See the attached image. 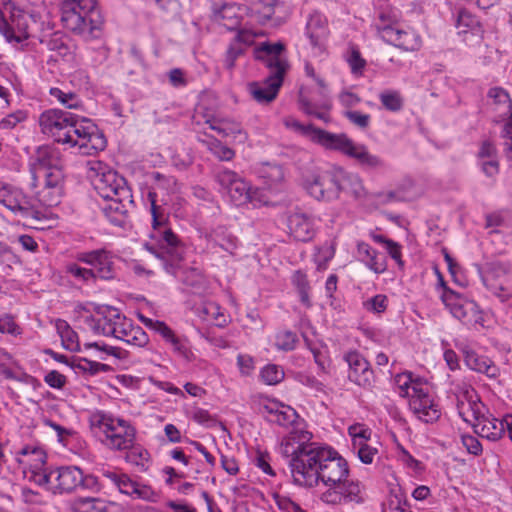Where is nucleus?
Instances as JSON below:
<instances>
[{
  "label": "nucleus",
  "instance_id": "1",
  "mask_svg": "<svg viewBox=\"0 0 512 512\" xmlns=\"http://www.w3.org/2000/svg\"><path fill=\"white\" fill-rule=\"evenodd\" d=\"M313 433L300 426L294 432L284 435L278 446L279 453L289 460V468L295 484L315 487L322 464L332 455V447L313 442Z\"/></svg>",
  "mask_w": 512,
  "mask_h": 512
},
{
  "label": "nucleus",
  "instance_id": "2",
  "mask_svg": "<svg viewBox=\"0 0 512 512\" xmlns=\"http://www.w3.org/2000/svg\"><path fill=\"white\" fill-rule=\"evenodd\" d=\"M148 200L150 201L149 211L152 219V229L149 234L151 242L145 243L144 247L159 259L167 273L192 288L200 289L205 279L199 270L195 268L186 270L180 263L169 264L165 260V254H172L178 248L180 241L169 228L168 214L160 205H157V193L149 192Z\"/></svg>",
  "mask_w": 512,
  "mask_h": 512
},
{
  "label": "nucleus",
  "instance_id": "3",
  "mask_svg": "<svg viewBox=\"0 0 512 512\" xmlns=\"http://www.w3.org/2000/svg\"><path fill=\"white\" fill-rule=\"evenodd\" d=\"M283 124L296 135L325 149L340 152L364 167L379 168L383 166V161L377 155L371 154L365 145L355 143L345 134H335L311 124H303L292 116L285 117Z\"/></svg>",
  "mask_w": 512,
  "mask_h": 512
},
{
  "label": "nucleus",
  "instance_id": "4",
  "mask_svg": "<svg viewBox=\"0 0 512 512\" xmlns=\"http://www.w3.org/2000/svg\"><path fill=\"white\" fill-rule=\"evenodd\" d=\"M85 323L95 334L114 337L132 346L144 347L149 343L147 333L140 326L109 305L95 306Z\"/></svg>",
  "mask_w": 512,
  "mask_h": 512
},
{
  "label": "nucleus",
  "instance_id": "5",
  "mask_svg": "<svg viewBox=\"0 0 512 512\" xmlns=\"http://www.w3.org/2000/svg\"><path fill=\"white\" fill-rule=\"evenodd\" d=\"M31 173L33 185H43L36 193L38 201L46 207L58 205L63 194L64 179L58 152L48 146L39 148Z\"/></svg>",
  "mask_w": 512,
  "mask_h": 512
},
{
  "label": "nucleus",
  "instance_id": "6",
  "mask_svg": "<svg viewBox=\"0 0 512 512\" xmlns=\"http://www.w3.org/2000/svg\"><path fill=\"white\" fill-rule=\"evenodd\" d=\"M283 50L284 46L281 43H263L257 50L258 57L265 54L266 66L270 70V75L264 81L248 85L249 93L260 104L272 102L283 84L284 75L289 68L286 58L282 55Z\"/></svg>",
  "mask_w": 512,
  "mask_h": 512
},
{
  "label": "nucleus",
  "instance_id": "7",
  "mask_svg": "<svg viewBox=\"0 0 512 512\" xmlns=\"http://www.w3.org/2000/svg\"><path fill=\"white\" fill-rule=\"evenodd\" d=\"M92 433L111 450H126L136 438L134 426L127 420L103 411H94L89 416Z\"/></svg>",
  "mask_w": 512,
  "mask_h": 512
},
{
  "label": "nucleus",
  "instance_id": "8",
  "mask_svg": "<svg viewBox=\"0 0 512 512\" xmlns=\"http://www.w3.org/2000/svg\"><path fill=\"white\" fill-rule=\"evenodd\" d=\"M216 180L224 197L236 207L260 208L271 202L264 189L252 186L233 170H219Z\"/></svg>",
  "mask_w": 512,
  "mask_h": 512
},
{
  "label": "nucleus",
  "instance_id": "9",
  "mask_svg": "<svg viewBox=\"0 0 512 512\" xmlns=\"http://www.w3.org/2000/svg\"><path fill=\"white\" fill-rule=\"evenodd\" d=\"M60 13L64 27L73 33L96 37L101 30L97 0H61Z\"/></svg>",
  "mask_w": 512,
  "mask_h": 512
},
{
  "label": "nucleus",
  "instance_id": "10",
  "mask_svg": "<svg viewBox=\"0 0 512 512\" xmlns=\"http://www.w3.org/2000/svg\"><path fill=\"white\" fill-rule=\"evenodd\" d=\"M401 13L397 9H386L379 13L374 26L385 42L404 51H417L422 46L421 36L411 28H403L399 21Z\"/></svg>",
  "mask_w": 512,
  "mask_h": 512
},
{
  "label": "nucleus",
  "instance_id": "11",
  "mask_svg": "<svg viewBox=\"0 0 512 512\" xmlns=\"http://www.w3.org/2000/svg\"><path fill=\"white\" fill-rule=\"evenodd\" d=\"M72 122L63 145L82 155H93L106 148V137L93 120L75 114Z\"/></svg>",
  "mask_w": 512,
  "mask_h": 512
},
{
  "label": "nucleus",
  "instance_id": "12",
  "mask_svg": "<svg viewBox=\"0 0 512 512\" xmlns=\"http://www.w3.org/2000/svg\"><path fill=\"white\" fill-rule=\"evenodd\" d=\"M88 177L101 198L130 197L125 180L105 163L91 160L87 163Z\"/></svg>",
  "mask_w": 512,
  "mask_h": 512
},
{
  "label": "nucleus",
  "instance_id": "13",
  "mask_svg": "<svg viewBox=\"0 0 512 512\" xmlns=\"http://www.w3.org/2000/svg\"><path fill=\"white\" fill-rule=\"evenodd\" d=\"M13 455L26 479L39 486L48 483L47 453L39 443L25 444L15 449Z\"/></svg>",
  "mask_w": 512,
  "mask_h": 512
},
{
  "label": "nucleus",
  "instance_id": "14",
  "mask_svg": "<svg viewBox=\"0 0 512 512\" xmlns=\"http://www.w3.org/2000/svg\"><path fill=\"white\" fill-rule=\"evenodd\" d=\"M440 279L442 287L440 298L451 315L465 325L483 327L484 314L478 304L474 300L447 288L441 277Z\"/></svg>",
  "mask_w": 512,
  "mask_h": 512
},
{
  "label": "nucleus",
  "instance_id": "15",
  "mask_svg": "<svg viewBox=\"0 0 512 512\" xmlns=\"http://www.w3.org/2000/svg\"><path fill=\"white\" fill-rule=\"evenodd\" d=\"M366 499L365 486L359 480L349 478L335 482L320 494V500L330 506L362 504Z\"/></svg>",
  "mask_w": 512,
  "mask_h": 512
},
{
  "label": "nucleus",
  "instance_id": "16",
  "mask_svg": "<svg viewBox=\"0 0 512 512\" xmlns=\"http://www.w3.org/2000/svg\"><path fill=\"white\" fill-rule=\"evenodd\" d=\"M193 118L196 124L201 122L208 124L210 129L224 138H230L232 143L243 144L248 139V134L243 130L240 123L215 116L212 111L205 107L203 100L197 105Z\"/></svg>",
  "mask_w": 512,
  "mask_h": 512
},
{
  "label": "nucleus",
  "instance_id": "17",
  "mask_svg": "<svg viewBox=\"0 0 512 512\" xmlns=\"http://www.w3.org/2000/svg\"><path fill=\"white\" fill-rule=\"evenodd\" d=\"M303 187L311 197L318 201L336 200V166L327 170L312 171L305 176Z\"/></svg>",
  "mask_w": 512,
  "mask_h": 512
},
{
  "label": "nucleus",
  "instance_id": "18",
  "mask_svg": "<svg viewBox=\"0 0 512 512\" xmlns=\"http://www.w3.org/2000/svg\"><path fill=\"white\" fill-rule=\"evenodd\" d=\"M259 409L268 420L283 427H291L289 432H294L300 426L308 428L305 420L299 416L293 407L276 398H262L259 402Z\"/></svg>",
  "mask_w": 512,
  "mask_h": 512
},
{
  "label": "nucleus",
  "instance_id": "19",
  "mask_svg": "<svg viewBox=\"0 0 512 512\" xmlns=\"http://www.w3.org/2000/svg\"><path fill=\"white\" fill-rule=\"evenodd\" d=\"M486 288L501 301L512 298V267L509 263L493 262L482 274Z\"/></svg>",
  "mask_w": 512,
  "mask_h": 512
},
{
  "label": "nucleus",
  "instance_id": "20",
  "mask_svg": "<svg viewBox=\"0 0 512 512\" xmlns=\"http://www.w3.org/2000/svg\"><path fill=\"white\" fill-rule=\"evenodd\" d=\"M74 116L73 113L50 108L39 115L38 124L43 134L53 138L57 143L63 144Z\"/></svg>",
  "mask_w": 512,
  "mask_h": 512
},
{
  "label": "nucleus",
  "instance_id": "21",
  "mask_svg": "<svg viewBox=\"0 0 512 512\" xmlns=\"http://www.w3.org/2000/svg\"><path fill=\"white\" fill-rule=\"evenodd\" d=\"M0 205L21 217L35 213L33 200L19 187L0 180Z\"/></svg>",
  "mask_w": 512,
  "mask_h": 512
},
{
  "label": "nucleus",
  "instance_id": "22",
  "mask_svg": "<svg viewBox=\"0 0 512 512\" xmlns=\"http://www.w3.org/2000/svg\"><path fill=\"white\" fill-rule=\"evenodd\" d=\"M139 320L147 328L159 334L166 344L170 345L172 351L176 355L186 361L195 360V355L191 350L188 340L176 335V333L165 322L154 320L143 315H139Z\"/></svg>",
  "mask_w": 512,
  "mask_h": 512
},
{
  "label": "nucleus",
  "instance_id": "23",
  "mask_svg": "<svg viewBox=\"0 0 512 512\" xmlns=\"http://www.w3.org/2000/svg\"><path fill=\"white\" fill-rule=\"evenodd\" d=\"M451 391L456 397L458 414L466 423L471 422V416L478 415L480 410H484V404L476 390L466 381L452 383Z\"/></svg>",
  "mask_w": 512,
  "mask_h": 512
},
{
  "label": "nucleus",
  "instance_id": "24",
  "mask_svg": "<svg viewBox=\"0 0 512 512\" xmlns=\"http://www.w3.org/2000/svg\"><path fill=\"white\" fill-rule=\"evenodd\" d=\"M4 10L9 14L8 21L15 33L16 44L28 38V27L32 15L29 0H2Z\"/></svg>",
  "mask_w": 512,
  "mask_h": 512
},
{
  "label": "nucleus",
  "instance_id": "25",
  "mask_svg": "<svg viewBox=\"0 0 512 512\" xmlns=\"http://www.w3.org/2000/svg\"><path fill=\"white\" fill-rule=\"evenodd\" d=\"M48 483L42 485L53 493L71 492L77 489L83 480V472L76 466H62L47 474Z\"/></svg>",
  "mask_w": 512,
  "mask_h": 512
},
{
  "label": "nucleus",
  "instance_id": "26",
  "mask_svg": "<svg viewBox=\"0 0 512 512\" xmlns=\"http://www.w3.org/2000/svg\"><path fill=\"white\" fill-rule=\"evenodd\" d=\"M76 260L90 266L95 279L109 280L114 277L113 255L105 249L78 252Z\"/></svg>",
  "mask_w": 512,
  "mask_h": 512
},
{
  "label": "nucleus",
  "instance_id": "27",
  "mask_svg": "<svg viewBox=\"0 0 512 512\" xmlns=\"http://www.w3.org/2000/svg\"><path fill=\"white\" fill-rule=\"evenodd\" d=\"M416 394L408 401L412 413L421 421L432 423L439 419L441 411L438 403L430 393L428 384L425 388H418Z\"/></svg>",
  "mask_w": 512,
  "mask_h": 512
},
{
  "label": "nucleus",
  "instance_id": "28",
  "mask_svg": "<svg viewBox=\"0 0 512 512\" xmlns=\"http://www.w3.org/2000/svg\"><path fill=\"white\" fill-rule=\"evenodd\" d=\"M332 455L322 464L318 476V483L321 482L325 488L341 479L349 477L350 469L347 460L332 447Z\"/></svg>",
  "mask_w": 512,
  "mask_h": 512
},
{
  "label": "nucleus",
  "instance_id": "29",
  "mask_svg": "<svg viewBox=\"0 0 512 512\" xmlns=\"http://www.w3.org/2000/svg\"><path fill=\"white\" fill-rule=\"evenodd\" d=\"M319 218L304 212H294L288 218V229L297 241L307 242L316 234Z\"/></svg>",
  "mask_w": 512,
  "mask_h": 512
},
{
  "label": "nucleus",
  "instance_id": "30",
  "mask_svg": "<svg viewBox=\"0 0 512 512\" xmlns=\"http://www.w3.org/2000/svg\"><path fill=\"white\" fill-rule=\"evenodd\" d=\"M469 424L476 434L490 441H497L504 435L502 419L495 418L485 407L478 415L471 416Z\"/></svg>",
  "mask_w": 512,
  "mask_h": 512
},
{
  "label": "nucleus",
  "instance_id": "31",
  "mask_svg": "<svg viewBox=\"0 0 512 512\" xmlns=\"http://www.w3.org/2000/svg\"><path fill=\"white\" fill-rule=\"evenodd\" d=\"M337 199L341 193H346L354 199L360 200L366 197L367 190L362 178L353 172H348L340 166H336Z\"/></svg>",
  "mask_w": 512,
  "mask_h": 512
},
{
  "label": "nucleus",
  "instance_id": "32",
  "mask_svg": "<svg viewBox=\"0 0 512 512\" xmlns=\"http://www.w3.org/2000/svg\"><path fill=\"white\" fill-rule=\"evenodd\" d=\"M345 360L349 366V379L359 386H370L373 371L368 361L357 351L348 352Z\"/></svg>",
  "mask_w": 512,
  "mask_h": 512
},
{
  "label": "nucleus",
  "instance_id": "33",
  "mask_svg": "<svg viewBox=\"0 0 512 512\" xmlns=\"http://www.w3.org/2000/svg\"><path fill=\"white\" fill-rule=\"evenodd\" d=\"M194 314L203 322L217 327H225L230 322V316L216 302L204 301L194 308Z\"/></svg>",
  "mask_w": 512,
  "mask_h": 512
},
{
  "label": "nucleus",
  "instance_id": "34",
  "mask_svg": "<svg viewBox=\"0 0 512 512\" xmlns=\"http://www.w3.org/2000/svg\"><path fill=\"white\" fill-rule=\"evenodd\" d=\"M465 365L473 371L483 373L489 378H496L499 375V369L486 356L478 354L470 348L462 349Z\"/></svg>",
  "mask_w": 512,
  "mask_h": 512
},
{
  "label": "nucleus",
  "instance_id": "35",
  "mask_svg": "<svg viewBox=\"0 0 512 512\" xmlns=\"http://www.w3.org/2000/svg\"><path fill=\"white\" fill-rule=\"evenodd\" d=\"M72 508L74 512H122L119 504L99 497H79Z\"/></svg>",
  "mask_w": 512,
  "mask_h": 512
},
{
  "label": "nucleus",
  "instance_id": "36",
  "mask_svg": "<svg viewBox=\"0 0 512 512\" xmlns=\"http://www.w3.org/2000/svg\"><path fill=\"white\" fill-rule=\"evenodd\" d=\"M420 194L419 188L411 178H405L401 181L395 190L387 193H379L377 198L381 203H390L394 201H406L416 198Z\"/></svg>",
  "mask_w": 512,
  "mask_h": 512
},
{
  "label": "nucleus",
  "instance_id": "37",
  "mask_svg": "<svg viewBox=\"0 0 512 512\" xmlns=\"http://www.w3.org/2000/svg\"><path fill=\"white\" fill-rule=\"evenodd\" d=\"M83 352H90L91 356L101 361H108L111 358L115 360H124L127 358V352L124 349L108 345L103 341L84 342Z\"/></svg>",
  "mask_w": 512,
  "mask_h": 512
},
{
  "label": "nucleus",
  "instance_id": "38",
  "mask_svg": "<svg viewBox=\"0 0 512 512\" xmlns=\"http://www.w3.org/2000/svg\"><path fill=\"white\" fill-rule=\"evenodd\" d=\"M326 18L320 13L310 15L306 25V35L313 47L321 49L327 37Z\"/></svg>",
  "mask_w": 512,
  "mask_h": 512
},
{
  "label": "nucleus",
  "instance_id": "39",
  "mask_svg": "<svg viewBox=\"0 0 512 512\" xmlns=\"http://www.w3.org/2000/svg\"><path fill=\"white\" fill-rule=\"evenodd\" d=\"M394 390L395 392L401 396L411 399L418 390V388H425L427 383L423 381L421 378L414 376L411 372H403L395 375L394 380Z\"/></svg>",
  "mask_w": 512,
  "mask_h": 512
},
{
  "label": "nucleus",
  "instance_id": "40",
  "mask_svg": "<svg viewBox=\"0 0 512 512\" xmlns=\"http://www.w3.org/2000/svg\"><path fill=\"white\" fill-rule=\"evenodd\" d=\"M255 173L270 191L276 190L277 185L284 180L283 168L277 164L260 163L255 167Z\"/></svg>",
  "mask_w": 512,
  "mask_h": 512
},
{
  "label": "nucleus",
  "instance_id": "41",
  "mask_svg": "<svg viewBox=\"0 0 512 512\" xmlns=\"http://www.w3.org/2000/svg\"><path fill=\"white\" fill-rule=\"evenodd\" d=\"M278 7V0H253L245 8L258 23L265 24L273 18Z\"/></svg>",
  "mask_w": 512,
  "mask_h": 512
},
{
  "label": "nucleus",
  "instance_id": "42",
  "mask_svg": "<svg viewBox=\"0 0 512 512\" xmlns=\"http://www.w3.org/2000/svg\"><path fill=\"white\" fill-rule=\"evenodd\" d=\"M130 197H115L112 199H104L105 204L102 211L108 221L116 226H121L125 220L126 206L125 201Z\"/></svg>",
  "mask_w": 512,
  "mask_h": 512
},
{
  "label": "nucleus",
  "instance_id": "43",
  "mask_svg": "<svg viewBox=\"0 0 512 512\" xmlns=\"http://www.w3.org/2000/svg\"><path fill=\"white\" fill-rule=\"evenodd\" d=\"M457 28L460 34L471 33L472 36L477 38V41L482 39L483 28L480 21L476 16L465 9L459 11Z\"/></svg>",
  "mask_w": 512,
  "mask_h": 512
},
{
  "label": "nucleus",
  "instance_id": "44",
  "mask_svg": "<svg viewBox=\"0 0 512 512\" xmlns=\"http://www.w3.org/2000/svg\"><path fill=\"white\" fill-rule=\"evenodd\" d=\"M56 329L65 349L73 352H83V343L79 342L77 333L65 320H57Z\"/></svg>",
  "mask_w": 512,
  "mask_h": 512
},
{
  "label": "nucleus",
  "instance_id": "45",
  "mask_svg": "<svg viewBox=\"0 0 512 512\" xmlns=\"http://www.w3.org/2000/svg\"><path fill=\"white\" fill-rule=\"evenodd\" d=\"M199 141L220 161H231L235 157L233 149L213 136L204 135L199 137Z\"/></svg>",
  "mask_w": 512,
  "mask_h": 512
},
{
  "label": "nucleus",
  "instance_id": "46",
  "mask_svg": "<svg viewBox=\"0 0 512 512\" xmlns=\"http://www.w3.org/2000/svg\"><path fill=\"white\" fill-rule=\"evenodd\" d=\"M396 458L411 476L420 478L424 474L425 465L414 458L402 445H397Z\"/></svg>",
  "mask_w": 512,
  "mask_h": 512
},
{
  "label": "nucleus",
  "instance_id": "47",
  "mask_svg": "<svg viewBox=\"0 0 512 512\" xmlns=\"http://www.w3.org/2000/svg\"><path fill=\"white\" fill-rule=\"evenodd\" d=\"M297 342V335L290 330H279L269 338V344L281 352L294 350Z\"/></svg>",
  "mask_w": 512,
  "mask_h": 512
},
{
  "label": "nucleus",
  "instance_id": "48",
  "mask_svg": "<svg viewBox=\"0 0 512 512\" xmlns=\"http://www.w3.org/2000/svg\"><path fill=\"white\" fill-rule=\"evenodd\" d=\"M240 5L226 4L215 14L216 20L228 30L237 29L240 25L238 12Z\"/></svg>",
  "mask_w": 512,
  "mask_h": 512
},
{
  "label": "nucleus",
  "instance_id": "49",
  "mask_svg": "<svg viewBox=\"0 0 512 512\" xmlns=\"http://www.w3.org/2000/svg\"><path fill=\"white\" fill-rule=\"evenodd\" d=\"M51 97L56 99L62 106L68 109H81L83 102L78 94L72 91H64L58 87H51L49 90Z\"/></svg>",
  "mask_w": 512,
  "mask_h": 512
},
{
  "label": "nucleus",
  "instance_id": "50",
  "mask_svg": "<svg viewBox=\"0 0 512 512\" xmlns=\"http://www.w3.org/2000/svg\"><path fill=\"white\" fill-rule=\"evenodd\" d=\"M103 476L109 479L120 493L132 497L136 481L132 480L127 474L106 470L103 471Z\"/></svg>",
  "mask_w": 512,
  "mask_h": 512
},
{
  "label": "nucleus",
  "instance_id": "51",
  "mask_svg": "<svg viewBox=\"0 0 512 512\" xmlns=\"http://www.w3.org/2000/svg\"><path fill=\"white\" fill-rule=\"evenodd\" d=\"M488 97L498 106L502 116L508 117L512 113V102L508 92L501 87H493L488 92Z\"/></svg>",
  "mask_w": 512,
  "mask_h": 512
},
{
  "label": "nucleus",
  "instance_id": "52",
  "mask_svg": "<svg viewBox=\"0 0 512 512\" xmlns=\"http://www.w3.org/2000/svg\"><path fill=\"white\" fill-rule=\"evenodd\" d=\"M127 450L128 452L125 456L127 463L139 467L142 470L148 467L150 454L144 447L133 443Z\"/></svg>",
  "mask_w": 512,
  "mask_h": 512
},
{
  "label": "nucleus",
  "instance_id": "53",
  "mask_svg": "<svg viewBox=\"0 0 512 512\" xmlns=\"http://www.w3.org/2000/svg\"><path fill=\"white\" fill-rule=\"evenodd\" d=\"M336 246L333 242H325L316 249L314 262L320 271L327 269L329 262L334 258Z\"/></svg>",
  "mask_w": 512,
  "mask_h": 512
},
{
  "label": "nucleus",
  "instance_id": "54",
  "mask_svg": "<svg viewBox=\"0 0 512 512\" xmlns=\"http://www.w3.org/2000/svg\"><path fill=\"white\" fill-rule=\"evenodd\" d=\"M347 433L351 439V447L368 443L372 437V430L363 423H354L347 429Z\"/></svg>",
  "mask_w": 512,
  "mask_h": 512
},
{
  "label": "nucleus",
  "instance_id": "55",
  "mask_svg": "<svg viewBox=\"0 0 512 512\" xmlns=\"http://www.w3.org/2000/svg\"><path fill=\"white\" fill-rule=\"evenodd\" d=\"M284 376L283 368L276 364H267L260 370V378L267 385L279 384Z\"/></svg>",
  "mask_w": 512,
  "mask_h": 512
},
{
  "label": "nucleus",
  "instance_id": "56",
  "mask_svg": "<svg viewBox=\"0 0 512 512\" xmlns=\"http://www.w3.org/2000/svg\"><path fill=\"white\" fill-rule=\"evenodd\" d=\"M300 109L307 115L314 116L320 120L327 121V113L325 110L329 108L328 104H324L321 109L311 103L308 97L305 95L304 90L300 91Z\"/></svg>",
  "mask_w": 512,
  "mask_h": 512
},
{
  "label": "nucleus",
  "instance_id": "57",
  "mask_svg": "<svg viewBox=\"0 0 512 512\" xmlns=\"http://www.w3.org/2000/svg\"><path fill=\"white\" fill-rule=\"evenodd\" d=\"M66 273L78 282L92 283L95 281L93 271L90 268L81 267L77 263H69L65 267Z\"/></svg>",
  "mask_w": 512,
  "mask_h": 512
},
{
  "label": "nucleus",
  "instance_id": "58",
  "mask_svg": "<svg viewBox=\"0 0 512 512\" xmlns=\"http://www.w3.org/2000/svg\"><path fill=\"white\" fill-rule=\"evenodd\" d=\"M362 305L365 311L379 315L386 311L388 298L384 294H377L364 300Z\"/></svg>",
  "mask_w": 512,
  "mask_h": 512
},
{
  "label": "nucleus",
  "instance_id": "59",
  "mask_svg": "<svg viewBox=\"0 0 512 512\" xmlns=\"http://www.w3.org/2000/svg\"><path fill=\"white\" fill-rule=\"evenodd\" d=\"M132 493V498L141 499L151 503H156L160 499V493L152 486L144 483L136 482Z\"/></svg>",
  "mask_w": 512,
  "mask_h": 512
},
{
  "label": "nucleus",
  "instance_id": "60",
  "mask_svg": "<svg viewBox=\"0 0 512 512\" xmlns=\"http://www.w3.org/2000/svg\"><path fill=\"white\" fill-rule=\"evenodd\" d=\"M78 368L92 376L100 373H109L113 370L108 364L90 360L88 358H79Z\"/></svg>",
  "mask_w": 512,
  "mask_h": 512
},
{
  "label": "nucleus",
  "instance_id": "61",
  "mask_svg": "<svg viewBox=\"0 0 512 512\" xmlns=\"http://www.w3.org/2000/svg\"><path fill=\"white\" fill-rule=\"evenodd\" d=\"M210 241L229 253H232L237 248V238L224 231L212 233Z\"/></svg>",
  "mask_w": 512,
  "mask_h": 512
},
{
  "label": "nucleus",
  "instance_id": "62",
  "mask_svg": "<svg viewBox=\"0 0 512 512\" xmlns=\"http://www.w3.org/2000/svg\"><path fill=\"white\" fill-rule=\"evenodd\" d=\"M351 449L359 461L365 465L372 464L375 457L378 455V449L370 445L369 442L360 444L359 446H353Z\"/></svg>",
  "mask_w": 512,
  "mask_h": 512
},
{
  "label": "nucleus",
  "instance_id": "63",
  "mask_svg": "<svg viewBox=\"0 0 512 512\" xmlns=\"http://www.w3.org/2000/svg\"><path fill=\"white\" fill-rule=\"evenodd\" d=\"M272 499L281 512H306L289 496L280 492L272 493Z\"/></svg>",
  "mask_w": 512,
  "mask_h": 512
},
{
  "label": "nucleus",
  "instance_id": "64",
  "mask_svg": "<svg viewBox=\"0 0 512 512\" xmlns=\"http://www.w3.org/2000/svg\"><path fill=\"white\" fill-rule=\"evenodd\" d=\"M382 105L390 111H399L403 105V99L398 91L387 90L379 95Z\"/></svg>",
  "mask_w": 512,
  "mask_h": 512
}]
</instances>
